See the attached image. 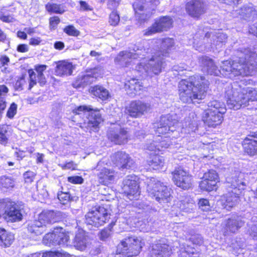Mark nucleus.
<instances>
[{"label":"nucleus","mask_w":257,"mask_h":257,"mask_svg":"<svg viewBox=\"0 0 257 257\" xmlns=\"http://www.w3.org/2000/svg\"><path fill=\"white\" fill-rule=\"evenodd\" d=\"M96 79V77L92 73H86L85 74L79 75L73 84V85L76 88L84 87L94 82Z\"/></svg>","instance_id":"nucleus-29"},{"label":"nucleus","mask_w":257,"mask_h":257,"mask_svg":"<svg viewBox=\"0 0 257 257\" xmlns=\"http://www.w3.org/2000/svg\"><path fill=\"white\" fill-rule=\"evenodd\" d=\"M250 83V80L244 78L239 82H234L226 87L225 97L229 108L237 110L247 106L250 101L257 100L256 89L242 86Z\"/></svg>","instance_id":"nucleus-2"},{"label":"nucleus","mask_w":257,"mask_h":257,"mask_svg":"<svg viewBox=\"0 0 257 257\" xmlns=\"http://www.w3.org/2000/svg\"><path fill=\"white\" fill-rule=\"evenodd\" d=\"M238 58L230 61L222 62L220 66L223 73L226 76L232 78L237 76H247L251 74L253 68V62L257 57V54L244 49L237 51Z\"/></svg>","instance_id":"nucleus-3"},{"label":"nucleus","mask_w":257,"mask_h":257,"mask_svg":"<svg viewBox=\"0 0 257 257\" xmlns=\"http://www.w3.org/2000/svg\"><path fill=\"white\" fill-rule=\"evenodd\" d=\"M108 210L103 206L93 208L85 215L87 224L96 227L103 225L109 218Z\"/></svg>","instance_id":"nucleus-9"},{"label":"nucleus","mask_w":257,"mask_h":257,"mask_svg":"<svg viewBox=\"0 0 257 257\" xmlns=\"http://www.w3.org/2000/svg\"><path fill=\"white\" fill-rule=\"evenodd\" d=\"M160 32L157 24L155 23L152 26L144 31V35L150 36L157 33Z\"/></svg>","instance_id":"nucleus-52"},{"label":"nucleus","mask_w":257,"mask_h":257,"mask_svg":"<svg viewBox=\"0 0 257 257\" xmlns=\"http://www.w3.org/2000/svg\"><path fill=\"white\" fill-rule=\"evenodd\" d=\"M17 105L13 103L7 112V116L9 118H13L17 113Z\"/></svg>","instance_id":"nucleus-54"},{"label":"nucleus","mask_w":257,"mask_h":257,"mask_svg":"<svg viewBox=\"0 0 257 257\" xmlns=\"http://www.w3.org/2000/svg\"><path fill=\"white\" fill-rule=\"evenodd\" d=\"M208 108L206 110L214 111L221 114L225 113L226 109L225 105L218 100H211L208 103Z\"/></svg>","instance_id":"nucleus-39"},{"label":"nucleus","mask_w":257,"mask_h":257,"mask_svg":"<svg viewBox=\"0 0 257 257\" xmlns=\"http://www.w3.org/2000/svg\"><path fill=\"white\" fill-rule=\"evenodd\" d=\"M93 110V108L90 106H80L77 109L73 110V112L76 114H80L82 111H89Z\"/></svg>","instance_id":"nucleus-60"},{"label":"nucleus","mask_w":257,"mask_h":257,"mask_svg":"<svg viewBox=\"0 0 257 257\" xmlns=\"http://www.w3.org/2000/svg\"><path fill=\"white\" fill-rule=\"evenodd\" d=\"M242 145L244 152L248 156L257 155V132L248 135L242 141Z\"/></svg>","instance_id":"nucleus-22"},{"label":"nucleus","mask_w":257,"mask_h":257,"mask_svg":"<svg viewBox=\"0 0 257 257\" xmlns=\"http://www.w3.org/2000/svg\"><path fill=\"white\" fill-rule=\"evenodd\" d=\"M90 92L94 96L102 100L108 99L110 96L108 91L104 87L99 85L91 87L90 89Z\"/></svg>","instance_id":"nucleus-35"},{"label":"nucleus","mask_w":257,"mask_h":257,"mask_svg":"<svg viewBox=\"0 0 257 257\" xmlns=\"http://www.w3.org/2000/svg\"><path fill=\"white\" fill-rule=\"evenodd\" d=\"M151 109V104L140 100L132 101L125 109V113L137 118L149 112Z\"/></svg>","instance_id":"nucleus-16"},{"label":"nucleus","mask_w":257,"mask_h":257,"mask_svg":"<svg viewBox=\"0 0 257 257\" xmlns=\"http://www.w3.org/2000/svg\"><path fill=\"white\" fill-rule=\"evenodd\" d=\"M138 178L135 175L127 176L123 181L122 189L130 200L137 199L140 195Z\"/></svg>","instance_id":"nucleus-14"},{"label":"nucleus","mask_w":257,"mask_h":257,"mask_svg":"<svg viewBox=\"0 0 257 257\" xmlns=\"http://www.w3.org/2000/svg\"><path fill=\"white\" fill-rule=\"evenodd\" d=\"M200 209L203 211H208L210 210L209 201L206 199H200L198 202Z\"/></svg>","instance_id":"nucleus-51"},{"label":"nucleus","mask_w":257,"mask_h":257,"mask_svg":"<svg viewBox=\"0 0 257 257\" xmlns=\"http://www.w3.org/2000/svg\"><path fill=\"white\" fill-rule=\"evenodd\" d=\"M226 40V35L221 32L215 34L208 33L200 42H195L194 47L200 52L208 51L214 49L218 50L225 44Z\"/></svg>","instance_id":"nucleus-5"},{"label":"nucleus","mask_w":257,"mask_h":257,"mask_svg":"<svg viewBox=\"0 0 257 257\" xmlns=\"http://www.w3.org/2000/svg\"><path fill=\"white\" fill-rule=\"evenodd\" d=\"M46 9L48 11L54 13L62 14L64 12L60 5L56 4L47 5Z\"/></svg>","instance_id":"nucleus-46"},{"label":"nucleus","mask_w":257,"mask_h":257,"mask_svg":"<svg viewBox=\"0 0 257 257\" xmlns=\"http://www.w3.org/2000/svg\"><path fill=\"white\" fill-rule=\"evenodd\" d=\"M147 191L151 197L160 203L171 196V189L154 178L148 182Z\"/></svg>","instance_id":"nucleus-8"},{"label":"nucleus","mask_w":257,"mask_h":257,"mask_svg":"<svg viewBox=\"0 0 257 257\" xmlns=\"http://www.w3.org/2000/svg\"><path fill=\"white\" fill-rule=\"evenodd\" d=\"M237 14L243 19L249 20L253 18L256 15V12L252 6H245L239 10H235Z\"/></svg>","instance_id":"nucleus-34"},{"label":"nucleus","mask_w":257,"mask_h":257,"mask_svg":"<svg viewBox=\"0 0 257 257\" xmlns=\"http://www.w3.org/2000/svg\"><path fill=\"white\" fill-rule=\"evenodd\" d=\"M14 240V235L5 229L0 228V245L9 246Z\"/></svg>","instance_id":"nucleus-37"},{"label":"nucleus","mask_w":257,"mask_h":257,"mask_svg":"<svg viewBox=\"0 0 257 257\" xmlns=\"http://www.w3.org/2000/svg\"><path fill=\"white\" fill-rule=\"evenodd\" d=\"M157 24L160 32L167 31L170 29L172 24V19L169 17H163L157 21Z\"/></svg>","instance_id":"nucleus-41"},{"label":"nucleus","mask_w":257,"mask_h":257,"mask_svg":"<svg viewBox=\"0 0 257 257\" xmlns=\"http://www.w3.org/2000/svg\"><path fill=\"white\" fill-rule=\"evenodd\" d=\"M113 163L120 169H128L133 164L131 158L124 152H117L111 157Z\"/></svg>","instance_id":"nucleus-21"},{"label":"nucleus","mask_w":257,"mask_h":257,"mask_svg":"<svg viewBox=\"0 0 257 257\" xmlns=\"http://www.w3.org/2000/svg\"><path fill=\"white\" fill-rule=\"evenodd\" d=\"M240 216H232L224 221V228L226 233H235L244 225Z\"/></svg>","instance_id":"nucleus-26"},{"label":"nucleus","mask_w":257,"mask_h":257,"mask_svg":"<svg viewBox=\"0 0 257 257\" xmlns=\"http://www.w3.org/2000/svg\"><path fill=\"white\" fill-rule=\"evenodd\" d=\"M173 180L175 184L184 189L187 190L191 187L192 177L189 172L181 167H178L172 172Z\"/></svg>","instance_id":"nucleus-15"},{"label":"nucleus","mask_w":257,"mask_h":257,"mask_svg":"<svg viewBox=\"0 0 257 257\" xmlns=\"http://www.w3.org/2000/svg\"><path fill=\"white\" fill-rule=\"evenodd\" d=\"M199 63L203 67V71L208 74L217 76L221 73V70L218 69L213 60L207 56L200 57Z\"/></svg>","instance_id":"nucleus-25"},{"label":"nucleus","mask_w":257,"mask_h":257,"mask_svg":"<svg viewBox=\"0 0 257 257\" xmlns=\"http://www.w3.org/2000/svg\"><path fill=\"white\" fill-rule=\"evenodd\" d=\"M174 46V41L173 39L167 38L162 40L160 46V50L158 53L161 54L163 57H168L170 52Z\"/></svg>","instance_id":"nucleus-32"},{"label":"nucleus","mask_w":257,"mask_h":257,"mask_svg":"<svg viewBox=\"0 0 257 257\" xmlns=\"http://www.w3.org/2000/svg\"><path fill=\"white\" fill-rule=\"evenodd\" d=\"M89 245V241L85 232L80 229L76 233L73 240V246L78 250H85Z\"/></svg>","instance_id":"nucleus-27"},{"label":"nucleus","mask_w":257,"mask_h":257,"mask_svg":"<svg viewBox=\"0 0 257 257\" xmlns=\"http://www.w3.org/2000/svg\"><path fill=\"white\" fill-rule=\"evenodd\" d=\"M249 233L250 236L257 240V222L250 227Z\"/></svg>","instance_id":"nucleus-62"},{"label":"nucleus","mask_w":257,"mask_h":257,"mask_svg":"<svg viewBox=\"0 0 257 257\" xmlns=\"http://www.w3.org/2000/svg\"><path fill=\"white\" fill-rule=\"evenodd\" d=\"M60 19L58 17H53L50 19V26L51 28L55 29L60 23Z\"/></svg>","instance_id":"nucleus-64"},{"label":"nucleus","mask_w":257,"mask_h":257,"mask_svg":"<svg viewBox=\"0 0 257 257\" xmlns=\"http://www.w3.org/2000/svg\"><path fill=\"white\" fill-rule=\"evenodd\" d=\"M68 181L72 184H82L83 179L81 177L75 176L68 177Z\"/></svg>","instance_id":"nucleus-58"},{"label":"nucleus","mask_w":257,"mask_h":257,"mask_svg":"<svg viewBox=\"0 0 257 257\" xmlns=\"http://www.w3.org/2000/svg\"><path fill=\"white\" fill-rule=\"evenodd\" d=\"M149 165L154 170H157L163 166L164 159L163 157L159 155H153L148 161Z\"/></svg>","instance_id":"nucleus-40"},{"label":"nucleus","mask_w":257,"mask_h":257,"mask_svg":"<svg viewBox=\"0 0 257 257\" xmlns=\"http://www.w3.org/2000/svg\"><path fill=\"white\" fill-rule=\"evenodd\" d=\"M14 181L10 177L2 176L0 178V187L9 189L14 186Z\"/></svg>","instance_id":"nucleus-43"},{"label":"nucleus","mask_w":257,"mask_h":257,"mask_svg":"<svg viewBox=\"0 0 257 257\" xmlns=\"http://www.w3.org/2000/svg\"><path fill=\"white\" fill-rule=\"evenodd\" d=\"M107 137L114 144L121 145L127 142L130 135L126 128L119 125H113L107 131Z\"/></svg>","instance_id":"nucleus-10"},{"label":"nucleus","mask_w":257,"mask_h":257,"mask_svg":"<svg viewBox=\"0 0 257 257\" xmlns=\"http://www.w3.org/2000/svg\"><path fill=\"white\" fill-rule=\"evenodd\" d=\"M110 234V230L108 228H105L100 232L99 238L102 240L107 239Z\"/></svg>","instance_id":"nucleus-61"},{"label":"nucleus","mask_w":257,"mask_h":257,"mask_svg":"<svg viewBox=\"0 0 257 257\" xmlns=\"http://www.w3.org/2000/svg\"><path fill=\"white\" fill-rule=\"evenodd\" d=\"M152 14V13L145 11L144 12L140 13L139 15H136V17L140 23H144L149 19Z\"/></svg>","instance_id":"nucleus-50"},{"label":"nucleus","mask_w":257,"mask_h":257,"mask_svg":"<svg viewBox=\"0 0 257 257\" xmlns=\"http://www.w3.org/2000/svg\"><path fill=\"white\" fill-rule=\"evenodd\" d=\"M124 88L127 93L134 95L142 89L143 86L139 80L133 78L125 82Z\"/></svg>","instance_id":"nucleus-31"},{"label":"nucleus","mask_w":257,"mask_h":257,"mask_svg":"<svg viewBox=\"0 0 257 257\" xmlns=\"http://www.w3.org/2000/svg\"><path fill=\"white\" fill-rule=\"evenodd\" d=\"M43 257H70V255L64 251H48L44 254Z\"/></svg>","instance_id":"nucleus-47"},{"label":"nucleus","mask_w":257,"mask_h":257,"mask_svg":"<svg viewBox=\"0 0 257 257\" xmlns=\"http://www.w3.org/2000/svg\"><path fill=\"white\" fill-rule=\"evenodd\" d=\"M181 257H200V253L190 245L182 244L180 245Z\"/></svg>","instance_id":"nucleus-38"},{"label":"nucleus","mask_w":257,"mask_h":257,"mask_svg":"<svg viewBox=\"0 0 257 257\" xmlns=\"http://www.w3.org/2000/svg\"><path fill=\"white\" fill-rule=\"evenodd\" d=\"M134 9L135 11L136 15H139L140 13L145 12L144 7L140 4H135L133 5Z\"/></svg>","instance_id":"nucleus-63"},{"label":"nucleus","mask_w":257,"mask_h":257,"mask_svg":"<svg viewBox=\"0 0 257 257\" xmlns=\"http://www.w3.org/2000/svg\"><path fill=\"white\" fill-rule=\"evenodd\" d=\"M189 241L194 244L201 245L203 243V238L200 235H195L190 237Z\"/></svg>","instance_id":"nucleus-56"},{"label":"nucleus","mask_w":257,"mask_h":257,"mask_svg":"<svg viewBox=\"0 0 257 257\" xmlns=\"http://www.w3.org/2000/svg\"><path fill=\"white\" fill-rule=\"evenodd\" d=\"M178 122V117L176 114L162 116L159 122L155 125L157 127L156 134L163 135L174 132Z\"/></svg>","instance_id":"nucleus-13"},{"label":"nucleus","mask_w":257,"mask_h":257,"mask_svg":"<svg viewBox=\"0 0 257 257\" xmlns=\"http://www.w3.org/2000/svg\"><path fill=\"white\" fill-rule=\"evenodd\" d=\"M219 179L217 173L215 170H210L204 174L199 184L200 188L204 191H211L215 188Z\"/></svg>","instance_id":"nucleus-18"},{"label":"nucleus","mask_w":257,"mask_h":257,"mask_svg":"<svg viewBox=\"0 0 257 257\" xmlns=\"http://www.w3.org/2000/svg\"><path fill=\"white\" fill-rule=\"evenodd\" d=\"M69 240L68 234L63 231V229H57L52 233L46 234L43 238V242L47 245L68 246Z\"/></svg>","instance_id":"nucleus-11"},{"label":"nucleus","mask_w":257,"mask_h":257,"mask_svg":"<svg viewBox=\"0 0 257 257\" xmlns=\"http://www.w3.org/2000/svg\"><path fill=\"white\" fill-rule=\"evenodd\" d=\"M3 215L8 222L13 223L21 221L23 219V213L21 206L14 201H5Z\"/></svg>","instance_id":"nucleus-12"},{"label":"nucleus","mask_w":257,"mask_h":257,"mask_svg":"<svg viewBox=\"0 0 257 257\" xmlns=\"http://www.w3.org/2000/svg\"><path fill=\"white\" fill-rule=\"evenodd\" d=\"M160 136H158L156 140V143H158L157 150L159 151H163V149L168 148L171 145V142L169 138H166L162 140Z\"/></svg>","instance_id":"nucleus-42"},{"label":"nucleus","mask_w":257,"mask_h":257,"mask_svg":"<svg viewBox=\"0 0 257 257\" xmlns=\"http://www.w3.org/2000/svg\"><path fill=\"white\" fill-rule=\"evenodd\" d=\"M88 119L89 126L93 127H98L103 121L101 115L98 109H93L90 113Z\"/></svg>","instance_id":"nucleus-36"},{"label":"nucleus","mask_w":257,"mask_h":257,"mask_svg":"<svg viewBox=\"0 0 257 257\" xmlns=\"http://www.w3.org/2000/svg\"><path fill=\"white\" fill-rule=\"evenodd\" d=\"M64 32L69 36L77 37L80 33L73 26L69 25L64 29Z\"/></svg>","instance_id":"nucleus-48"},{"label":"nucleus","mask_w":257,"mask_h":257,"mask_svg":"<svg viewBox=\"0 0 257 257\" xmlns=\"http://www.w3.org/2000/svg\"><path fill=\"white\" fill-rule=\"evenodd\" d=\"M101 162H98L96 169L99 172L97 174L98 182L104 185L107 186L114 182L116 176V173L113 169L106 167L100 169Z\"/></svg>","instance_id":"nucleus-19"},{"label":"nucleus","mask_w":257,"mask_h":257,"mask_svg":"<svg viewBox=\"0 0 257 257\" xmlns=\"http://www.w3.org/2000/svg\"><path fill=\"white\" fill-rule=\"evenodd\" d=\"M36 174L31 171L26 172L24 175V178L26 183H32L35 178Z\"/></svg>","instance_id":"nucleus-53"},{"label":"nucleus","mask_w":257,"mask_h":257,"mask_svg":"<svg viewBox=\"0 0 257 257\" xmlns=\"http://www.w3.org/2000/svg\"><path fill=\"white\" fill-rule=\"evenodd\" d=\"M74 67L71 63L66 61H61L57 63L55 73L58 76H62L70 75L72 74Z\"/></svg>","instance_id":"nucleus-30"},{"label":"nucleus","mask_w":257,"mask_h":257,"mask_svg":"<svg viewBox=\"0 0 257 257\" xmlns=\"http://www.w3.org/2000/svg\"><path fill=\"white\" fill-rule=\"evenodd\" d=\"M8 132V126L5 125H0V143L2 145H6L8 139L7 137Z\"/></svg>","instance_id":"nucleus-45"},{"label":"nucleus","mask_w":257,"mask_h":257,"mask_svg":"<svg viewBox=\"0 0 257 257\" xmlns=\"http://www.w3.org/2000/svg\"><path fill=\"white\" fill-rule=\"evenodd\" d=\"M144 245L141 238L131 236L125 238L117 247V257H133L138 255Z\"/></svg>","instance_id":"nucleus-6"},{"label":"nucleus","mask_w":257,"mask_h":257,"mask_svg":"<svg viewBox=\"0 0 257 257\" xmlns=\"http://www.w3.org/2000/svg\"><path fill=\"white\" fill-rule=\"evenodd\" d=\"M57 196L60 202L63 205L67 204L71 200L70 194L68 192H59Z\"/></svg>","instance_id":"nucleus-44"},{"label":"nucleus","mask_w":257,"mask_h":257,"mask_svg":"<svg viewBox=\"0 0 257 257\" xmlns=\"http://www.w3.org/2000/svg\"><path fill=\"white\" fill-rule=\"evenodd\" d=\"M0 20L4 22L10 23L14 20V18L5 12H0Z\"/></svg>","instance_id":"nucleus-57"},{"label":"nucleus","mask_w":257,"mask_h":257,"mask_svg":"<svg viewBox=\"0 0 257 257\" xmlns=\"http://www.w3.org/2000/svg\"><path fill=\"white\" fill-rule=\"evenodd\" d=\"M58 219L56 212L53 211L46 210L43 211L39 214L38 220L41 222L42 225L45 226L46 229L47 224L55 222Z\"/></svg>","instance_id":"nucleus-28"},{"label":"nucleus","mask_w":257,"mask_h":257,"mask_svg":"<svg viewBox=\"0 0 257 257\" xmlns=\"http://www.w3.org/2000/svg\"><path fill=\"white\" fill-rule=\"evenodd\" d=\"M25 84H26L25 80L24 78H21L16 81L15 84V88L16 90L21 91L23 89Z\"/></svg>","instance_id":"nucleus-59"},{"label":"nucleus","mask_w":257,"mask_h":257,"mask_svg":"<svg viewBox=\"0 0 257 257\" xmlns=\"http://www.w3.org/2000/svg\"><path fill=\"white\" fill-rule=\"evenodd\" d=\"M245 174L237 172L231 178H227L228 192L222 196L224 207L229 209L236 205L239 201V194L242 190L244 189L245 182L243 180Z\"/></svg>","instance_id":"nucleus-4"},{"label":"nucleus","mask_w":257,"mask_h":257,"mask_svg":"<svg viewBox=\"0 0 257 257\" xmlns=\"http://www.w3.org/2000/svg\"><path fill=\"white\" fill-rule=\"evenodd\" d=\"M208 86L209 81L203 76L196 75L182 79L178 84L179 98L183 103H199L206 97Z\"/></svg>","instance_id":"nucleus-1"},{"label":"nucleus","mask_w":257,"mask_h":257,"mask_svg":"<svg viewBox=\"0 0 257 257\" xmlns=\"http://www.w3.org/2000/svg\"><path fill=\"white\" fill-rule=\"evenodd\" d=\"M223 114L214 111L206 110L203 116V120L209 127H215L223 121Z\"/></svg>","instance_id":"nucleus-24"},{"label":"nucleus","mask_w":257,"mask_h":257,"mask_svg":"<svg viewBox=\"0 0 257 257\" xmlns=\"http://www.w3.org/2000/svg\"><path fill=\"white\" fill-rule=\"evenodd\" d=\"M120 21V17L116 12H112L109 15V23L110 25L116 26Z\"/></svg>","instance_id":"nucleus-49"},{"label":"nucleus","mask_w":257,"mask_h":257,"mask_svg":"<svg viewBox=\"0 0 257 257\" xmlns=\"http://www.w3.org/2000/svg\"><path fill=\"white\" fill-rule=\"evenodd\" d=\"M27 229L30 233L36 235H41L46 230L45 226L42 225L38 220L31 221L29 222Z\"/></svg>","instance_id":"nucleus-33"},{"label":"nucleus","mask_w":257,"mask_h":257,"mask_svg":"<svg viewBox=\"0 0 257 257\" xmlns=\"http://www.w3.org/2000/svg\"><path fill=\"white\" fill-rule=\"evenodd\" d=\"M164 57L157 53L153 56L147 63L141 62L138 64L136 69L142 73H146L151 76L153 75H158L166 66Z\"/></svg>","instance_id":"nucleus-7"},{"label":"nucleus","mask_w":257,"mask_h":257,"mask_svg":"<svg viewBox=\"0 0 257 257\" xmlns=\"http://www.w3.org/2000/svg\"><path fill=\"white\" fill-rule=\"evenodd\" d=\"M172 253L171 247L167 244L158 243L153 244L150 257H170Z\"/></svg>","instance_id":"nucleus-23"},{"label":"nucleus","mask_w":257,"mask_h":257,"mask_svg":"<svg viewBox=\"0 0 257 257\" xmlns=\"http://www.w3.org/2000/svg\"><path fill=\"white\" fill-rule=\"evenodd\" d=\"M206 6L203 0H189L186 5L187 13L192 17L198 18L205 13Z\"/></svg>","instance_id":"nucleus-20"},{"label":"nucleus","mask_w":257,"mask_h":257,"mask_svg":"<svg viewBox=\"0 0 257 257\" xmlns=\"http://www.w3.org/2000/svg\"><path fill=\"white\" fill-rule=\"evenodd\" d=\"M147 53L146 50L143 48L141 49L137 48L136 49L135 48L133 52H120L115 58V61L116 62H119L120 64L121 65L123 66L125 65V66H127L129 65V63L132 61V60L129 61L128 60L142 58L141 56H144Z\"/></svg>","instance_id":"nucleus-17"},{"label":"nucleus","mask_w":257,"mask_h":257,"mask_svg":"<svg viewBox=\"0 0 257 257\" xmlns=\"http://www.w3.org/2000/svg\"><path fill=\"white\" fill-rule=\"evenodd\" d=\"M59 166H60L63 170L70 169L75 170H77V164L73 161H70L65 164H59Z\"/></svg>","instance_id":"nucleus-55"}]
</instances>
